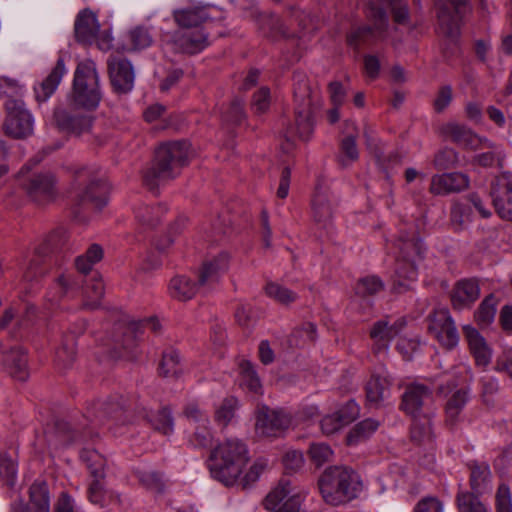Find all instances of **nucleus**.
I'll use <instances>...</instances> for the list:
<instances>
[{"mask_svg":"<svg viewBox=\"0 0 512 512\" xmlns=\"http://www.w3.org/2000/svg\"><path fill=\"white\" fill-rule=\"evenodd\" d=\"M67 240L66 231L59 228L49 234L43 241L42 245L36 248L35 252L38 255H44L49 251H54L65 244Z\"/></svg>","mask_w":512,"mask_h":512,"instance_id":"56","label":"nucleus"},{"mask_svg":"<svg viewBox=\"0 0 512 512\" xmlns=\"http://www.w3.org/2000/svg\"><path fill=\"white\" fill-rule=\"evenodd\" d=\"M390 386L391 378L385 370L374 372L365 386L367 401L378 405L389 396Z\"/></svg>","mask_w":512,"mask_h":512,"instance_id":"26","label":"nucleus"},{"mask_svg":"<svg viewBox=\"0 0 512 512\" xmlns=\"http://www.w3.org/2000/svg\"><path fill=\"white\" fill-rule=\"evenodd\" d=\"M27 192L30 198L39 204L50 201L55 196L54 177L49 173L33 176L27 186Z\"/></svg>","mask_w":512,"mask_h":512,"instance_id":"24","label":"nucleus"},{"mask_svg":"<svg viewBox=\"0 0 512 512\" xmlns=\"http://www.w3.org/2000/svg\"><path fill=\"white\" fill-rule=\"evenodd\" d=\"M302 498L292 494L290 484L281 481L265 498L264 506L272 512H299Z\"/></svg>","mask_w":512,"mask_h":512,"instance_id":"17","label":"nucleus"},{"mask_svg":"<svg viewBox=\"0 0 512 512\" xmlns=\"http://www.w3.org/2000/svg\"><path fill=\"white\" fill-rule=\"evenodd\" d=\"M129 39L134 50L145 49L152 43V37L148 30L142 27L133 29L129 34Z\"/></svg>","mask_w":512,"mask_h":512,"instance_id":"62","label":"nucleus"},{"mask_svg":"<svg viewBox=\"0 0 512 512\" xmlns=\"http://www.w3.org/2000/svg\"><path fill=\"white\" fill-rule=\"evenodd\" d=\"M80 457L86 463L87 468L90 470L94 479H103L105 476V459L94 449L82 450Z\"/></svg>","mask_w":512,"mask_h":512,"instance_id":"45","label":"nucleus"},{"mask_svg":"<svg viewBox=\"0 0 512 512\" xmlns=\"http://www.w3.org/2000/svg\"><path fill=\"white\" fill-rule=\"evenodd\" d=\"M441 134L458 145L472 150L480 149L487 143V138H482L470 128L454 122L443 125Z\"/></svg>","mask_w":512,"mask_h":512,"instance_id":"20","label":"nucleus"},{"mask_svg":"<svg viewBox=\"0 0 512 512\" xmlns=\"http://www.w3.org/2000/svg\"><path fill=\"white\" fill-rule=\"evenodd\" d=\"M469 185V178L463 173H447L432 177L430 191L435 195L460 192Z\"/></svg>","mask_w":512,"mask_h":512,"instance_id":"23","label":"nucleus"},{"mask_svg":"<svg viewBox=\"0 0 512 512\" xmlns=\"http://www.w3.org/2000/svg\"><path fill=\"white\" fill-rule=\"evenodd\" d=\"M101 96L95 62L91 59L79 62L74 72L71 104L77 108L93 110L98 107Z\"/></svg>","mask_w":512,"mask_h":512,"instance_id":"7","label":"nucleus"},{"mask_svg":"<svg viewBox=\"0 0 512 512\" xmlns=\"http://www.w3.org/2000/svg\"><path fill=\"white\" fill-rule=\"evenodd\" d=\"M480 289L474 279L458 281L451 293V302L455 309L470 307L479 297Z\"/></svg>","mask_w":512,"mask_h":512,"instance_id":"25","label":"nucleus"},{"mask_svg":"<svg viewBox=\"0 0 512 512\" xmlns=\"http://www.w3.org/2000/svg\"><path fill=\"white\" fill-rule=\"evenodd\" d=\"M0 478L8 486H13L17 478V463L12 454L0 452Z\"/></svg>","mask_w":512,"mask_h":512,"instance_id":"51","label":"nucleus"},{"mask_svg":"<svg viewBox=\"0 0 512 512\" xmlns=\"http://www.w3.org/2000/svg\"><path fill=\"white\" fill-rule=\"evenodd\" d=\"M294 79L295 123L287 128L285 137L287 141L294 137L306 141L313 132L311 108L317 95L305 75L297 74Z\"/></svg>","mask_w":512,"mask_h":512,"instance_id":"5","label":"nucleus"},{"mask_svg":"<svg viewBox=\"0 0 512 512\" xmlns=\"http://www.w3.org/2000/svg\"><path fill=\"white\" fill-rule=\"evenodd\" d=\"M3 365L8 373L16 380L24 381L27 379V358L21 348H12L7 352L3 358Z\"/></svg>","mask_w":512,"mask_h":512,"instance_id":"33","label":"nucleus"},{"mask_svg":"<svg viewBox=\"0 0 512 512\" xmlns=\"http://www.w3.org/2000/svg\"><path fill=\"white\" fill-rule=\"evenodd\" d=\"M400 409L411 417V439L425 443L432 439V418L435 413L432 388L421 383H410L401 397Z\"/></svg>","mask_w":512,"mask_h":512,"instance_id":"1","label":"nucleus"},{"mask_svg":"<svg viewBox=\"0 0 512 512\" xmlns=\"http://www.w3.org/2000/svg\"><path fill=\"white\" fill-rule=\"evenodd\" d=\"M468 400L467 392L465 390H457L448 399L445 407L446 423L454 426L458 420L463 407Z\"/></svg>","mask_w":512,"mask_h":512,"instance_id":"40","label":"nucleus"},{"mask_svg":"<svg viewBox=\"0 0 512 512\" xmlns=\"http://www.w3.org/2000/svg\"><path fill=\"white\" fill-rule=\"evenodd\" d=\"M463 332L477 365L486 366L490 362L491 352L484 338L471 326H465Z\"/></svg>","mask_w":512,"mask_h":512,"instance_id":"29","label":"nucleus"},{"mask_svg":"<svg viewBox=\"0 0 512 512\" xmlns=\"http://www.w3.org/2000/svg\"><path fill=\"white\" fill-rule=\"evenodd\" d=\"M406 320L404 317L392 319L389 317L376 321L370 329V338L373 340L375 353L387 351L390 342L404 329Z\"/></svg>","mask_w":512,"mask_h":512,"instance_id":"15","label":"nucleus"},{"mask_svg":"<svg viewBox=\"0 0 512 512\" xmlns=\"http://www.w3.org/2000/svg\"><path fill=\"white\" fill-rule=\"evenodd\" d=\"M359 153L356 145V136L348 135L343 138L340 145L339 162L343 167L349 166L358 159Z\"/></svg>","mask_w":512,"mask_h":512,"instance_id":"53","label":"nucleus"},{"mask_svg":"<svg viewBox=\"0 0 512 512\" xmlns=\"http://www.w3.org/2000/svg\"><path fill=\"white\" fill-rule=\"evenodd\" d=\"M383 289L382 281L376 276H368L358 281L355 291L362 297L374 295Z\"/></svg>","mask_w":512,"mask_h":512,"instance_id":"59","label":"nucleus"},{"mask_svg":"<svg viewBox=\"0 0 512 512\" xmlns=\"http://www.w3.org/2000/svg\"><path fill=\"white\" fill-rule=\"evenodd\" d=\"M373 27L363 26L353 30L347 37L348 44L355 49L369 46L381 39L388 25L386 12L379 7H371Z\"/></svg>","mask_w":512,"mask_h":512,"instance_id":"11","label":"nucleus"},{"mask_svg":"<svg viewBox=\"0 0 512 512\" xmlns=\"http://www.w3.org/2000/svg\"><path fill=\"white\" fill-rule=\"evenodd\" d=\"M137 477L146 488L155 492L163 491L164 482L162 476L157 472L150 470L138 471Z\"/></svg>","mask_w":512,"mask_h":512,"instance_id":"61","label":"nucleus"},{"mask_svg":"<svg viewBox=\"0 0 512 512\" xmlns=\"http://www.w3.org/2000/svg\"><path fill=\"white\" fill-rule=\"evenodd\" d=\"M490 470L486 465H476L471 468L470 484L472 493L482 494L489 487Z\"/></svg>","mask_w":512,"mask_h":512,"instance_id":"50","label":"nucleus"},{"mask_svg":"<svg viewBox=\"0 0 512 512\" xmlns=\"http://www.w3.org/2000/svg\"><path fill=\"white\" fill-rule=\"evenodd\" d=\"M240 385L255 394L261 393V382L249 361L243 360L239 365Z\"/></svg>","mask_w":512,"mask_h":512,"instance_id":"44","label":"nucleus"},{"mask_svg":"<svg viewBox=\"0 0 512 512\" xmlns=\"http://www.w3.org/2000/svg\"><path fill=\"white\" fill-rule=\"evenodd\" d=\"M483 148H488L489 151L475 155L473 163L482 167H492L495 165L498 167L503 166L506 154L499 145H496L487 139V143L485 145L483 144L480 149Z\"/></svg>","mask_w":512,"mask_h":512,"instance_id":"37","label":"nucleus"},{"mask_svg":"<svg viewBox=\"0 0 512 512\" xmlns=\"http://www.w3.org/2000/svg\"><path fill=\"white\" fill-rule=\"evenodd\" d=\"M496 507L498 512H512V498L508 485L499 486L496 493Z\"/></svg>","mask_w":512,"mask_h":512,"instance_id":"63","label":"nucleus"},{"mask_svg":"<svg viewBox=\"0 0 512 512\" xmlns=\"http://www.w3.org/2000/svg\"><path fill=\"white\" fill-rule=\"evenodd\" d=\"M398 256L395 283L399 288H408L409 282L417 278V262L423 258L425 247L414 231L403 230L397 240Z\"/></svg>","mask_w":512,"mask_h":512,"instance_id":"8","label":"nucleus"},{"mask_svg":"<svg viewBox=\"0 0 512 512\" xmlns=\"http://www.w3.org/2000/svg\"><path fill=\"white\" fill-rule=\"evenodd\" d=\"M413 512H444V505L437 497L427 496L418 501Z\"/></svg>","mask_w":512,"mask_h":512,"instance_id":"64","label":"nucleus"},{"mask_svg":"<svg viewBox=\"0 0 512 512\" xmlns=\"http://www.w3.org/2000/svg\"><path fill=\"white\" fill-rule=\"evenodd\" d=\"M479 494L461 492L457 495L460 512H487L485 505L478 499Z\"/></svg>","mask_w":512,"mask_h":512,"instance_id":"54","label":"nucleus"},{"mask_svg":"<svg viewBox=\"0 0 512 512\" xmlns=\"http://www.w3.org/2000/svg\"><path fill=\"white\" fill-rule=\"evenodd\" d=\"M358 486L355 472L344 466L329 467L319 479V490L324 501L334 506L355 498Z\"/></svg>","mask_w":512,"mask_h":512,"instance_id":"6","label":"nucleus"},{"mask_svg":"<svg viewBox=\"0 0 512 512\" xmlns=\"http://www.w3.org/2000/svg\"><path fill=\"white\" fill-rule=\"evenodd\" d=\"M74 438L75 433L72 431L70 425L63 420H57L54 427L46 432L48 445L54 449L72 443Z\"/></svg>","mask_w":512,"mask_h":512,"instance_id":"34","label":"nucleus"},{"mask_svg":"<svg viewBox=\"0 0 512 512\" xmlns=\"http://www.w3.org/2000/svg\"><path fill=\"white\" fill-rule=\"evenodd\" d=\"M75 338L74 336H66L60 347L55 352V364L58 367L67 368L75 359Z\"/></svg>","mask_w":512,"mask_h":512,"instance_id":"47","label":"nucleus"},{"mask_svg":"<svg viewBox=\"0 0 512 512\" xmlns=\"http://www.w3.org/2000/svg\"><path fill=\"white\" fill-rule=\"evenodd\" d=\"M238 401L234 397L226 398L215 411V420L218 424L226 426L235 416Z\"/></svg>","mask_w":512,"mask_h":512,"instance_id":"58","label":"nucleus"},{"mask_svg":"<svg viewBox=\"0 0 512 512\" xmlns=\"http://www.w3.org/2000/svg\"><path fill=\"white\" fill-rule=\"evenodd\" d=\"M182 372L180 366V358L175 350H167L163 353L162 360L159 365V373L164 377H175Z\"/></svg>","mask_w":512,"mask_h":512,"instance_id":"49","label":"nucleus"},{"mask_svg":"<svg viewBox=\"0 0 512 512\" xmlns=\"http://www.w3.org/2000/svg\"><path fill=\"white\" fill-rule=\"evenodd\" d=\"M82 307L87 310H94L100 306L104 294V285L102 279L94 274L85 283L81 289Z\"/></svg>","mask_w":512,"mask_h":512,"instance_id":"32","label":"nucleus"},{"mask_svg":"<svg viewBox=\"0 0 512 512\" xmlns=\"http://www.w3.org/2000/svg\"><path fill=\"white\" fill-rule=\"evenodd\" d=\"M123 404L118 398H112L107 402L97 403L92 415L102 420L106 417L113 418L116 422H123Z\"/></svg>","mask_w":512,"mask_h":512,"instance_id":"41","label":"nucleus"},{"mask_svg":"<svg viewBox=\"0 0 512 512\" xmlns=\"http://www.w3.org/2000/svg\"><path fill=\"white\" fill-rule=\"evenodd\" d=\"M12 323H14V328L10 334L13 338H18L21 331L29 326L30 320L28 318V312L25 315L16 318L14 308L6 309L0 318V329H7Z\"/></svg>","mask_w":512,"mask_h":512,"instance_id":"42","label":"nucleus"},{"mask_svg":"<svg viewBox=\"0 0 512 512\" xmlns=\"http://www.w3.org/2000/svg\"><path fill=\"white\" fill-rule=\"evenodd\" d=\"M88 498L94 505L107 507L119 501V496L111 490L104 488L101 479H94L88 488Z\"/></svg>","mask_w":512,"mask_h":512,"instance_id":"38","label":"nucleus"},{"mask_svg":"<svg viewBox=\"0 0 512 512\" xmlns=\"http://www.w3.org/2000/svg\"><path fill=\"white\" fill-rule=\"evenodd\" d=\"M6 119L4 129L6 134L14 138H24L33 131V120L25 109L21 99L5 101Z\"/></svg>","mask_w":512,"mask_h":512,"instance_id":"9","label":"nucleus"},{"mask_svg":"<svg viewBox=\"0 0 512 512\" xmlns=\"http://www.w3.org/2000/svg\"><path fill=\"white\" fill-rule=\"evenodd\" d=\"M143 417L158 432L170 435L174 430V420L168 407H163L156 412L143 410Z\"/></svg>","mask_w":512,"mask_h":512,"instance_id":"35","label":"nucleus"},{"mask_svg":"<svg viewBox=\"0 0 512 512\" xmlns=\"http://www.w3.org/2000/svg\"><path fill=\"white\" fill-rule=\"evenodd\" d=\"M227 269L228 255L220 253L217 257L203 264L198 275L197 284L186 276H176L171 279L170 294L180 301H187L197 293L208 294L217 287L221 276Z\"/></svg>","mask_w":512,"mask_h":512,"instance_id":"4","label":"nucleus"},{"mask_svg":"<svg viewBox=\"0 0 512 512\" xmlns=\"http://www.w3.org/2000/svg\"><path fill=\"white\" fill-rule=\"evenodd\" d=\"M76 179L79 186L84 185L79 189L77 195L81 204H89L96 209H101L106 205L108 195L106 182L96 178H89L85 169L78 172Z\"/></svg>","mask_w":512,"mask_h":512,"instance_id":"14","label":"nucleus"},{"mask_svg":"<svg viewBox=\"0 0 512 512\" xmlns=\"http://www.w3.org/2000/svg\"><path fill=\"white\" fill-rule=\"evenodd\" d=\"M175 44L182 52L195 54L205 49L209 42L207 34L202 30H197L176 34Z\"/></svg>","mask_w":512,"mask_h":512,"instance_id":"31","label":"nucleus"},{"mask_svg":"<svg viewBox=\"0 0 512 512\" xmlns=\"http://www.w3.org/2000/svg\"><path fill=\"white\" fill-rule=\"evenodd\" d=\"M490 195L497 214L512 221V173L503 172L492 184Z\"/></svg>","mask_w":512,"mask_h":512,"instance_id":"16","label":"nucleus"},{"mask_svg":"<svg viewBox=\"0 0 512 512\" xmlns=\"http://www.w3.org/2000/svg\"><path fill=\"white\" fill-rule=\"evenodd\" d=\"M379 425L378 421L371 418L359 422L348 433L346 437L347 444L355 446L367 440L378 429Z\"/></svg>","mask_w":512,"mask_h":512,"instance_id":"39","label":"nucleus"},{"mask_svg":"<svg viewBox=\"0 0 512 512\" xmlns=\"http://www.w3.org/2000/svg\"><path fill=\"white\" fill-rule=\"evenodd\" d=\"M428 332L446 349H452L458 344L457 329L446 309L435 310L429 315Z\"/></svg>","mask_w":512,"mask_h":512,"instance_id":"12","label":"nucleus"},{"mask_svg":"<svg viewBox=\"0 0 512 512\" xmlns=\"http://www.w3.org/2000/svg\"><path fill=\"white\" fill-rule=\"evenodd\" d=\"M11 512H50V496L44 481H35L29 489V503L14 504Z\"/></svg>","mask_w":512,"mask_h":512,"instance_id":"21","label":"nucleus"},{"mask_svg":"<svg viewBox=\"0 0 512 512\" xmlns=\"http://www.w3.org/2000/svg\"><path fill=\"white\" fill-rule=\"evenodd\" d=\"M99 24L95 15L89 11L81 12L75 22V35L78 41L92 44L98 39Z\"/></svg>","mask_w":512,"mask_h":512,"instance_id":"28","label":"nucleus"},{"mask_svg":"<svg viewBox=\"0 0 512 512\" xmlns=\"http://www.w3.org/2000/svg\"><path fill=\"white\" fill-rule=\"evenodd\" d=\"M164 214V208L161 206L149 207L140 205L135 209V218L144 227L152 228L161 219Z\"/></svg>","mask_w":512,"mask_h":512,"instance_id":"48","label":"nucleus"},{"mask_svg":"<svg viewBox=\"0 0 512 512\" xmlns=\"http://www.w3.org/2000/svg\"><path fill=\"white\" fill-rule=\"evenodd\" d=\"M111 83L119 93H127L134 86V71L131 63L121 57H112L108 60Z\"/></svg>","mask_w":512,"mask_h":512,"instance_id":"18","label":"nucleus"},{"mask_svg":"<svg viewBox=\"0 0 512 512\" xmlns=\"http://www.w3.org/2000/svg\"><path fill=\"white\" fill-rule=\"evenodd\" d=\"M174 19L179 26L191 28L207 21L209 15L205 7H190L175 11Z\"/></svg>","mask_w":512,"mask_h":512,"instance_id":"36","label":"nucleus"},{"mask_svg":"<svg viewBox=\"0 0 512 512\" xmlns=\"http://www.w3.org/2000/svg\"><path fill=\"white\" fill-rule=\"evenodd\" d=\"M312 216L321 227H327L334 211V199L328 187L318 184L311 201Z\"/></svg>","mask_w":512,"mask_h":512,"instance_id":"19","label":"nucleus"},{"mask_svg":"<svg viewBox=\"0 0 512 512\" xmlns=\"http://www.w3.org/2000/svg\"><path fill=\"white\" fill-rule=\"evenodd\" d=\"M66 72L64 60L59 58L48 76L34 88L37 101H46L56 91Z\"/></svg>","mask_w":512,"mask_h":512,"instance_id":"27","label":"nucleus"},{"mask_svg":"<svg viewBox=\"0 0 512 512\" xmlns=\"http://www.w3.org/2000/svg\"><path fill=\"white\" fill-rule=\"evenodd\" d=\"M291 423L288 413L262 406L257 410L255 431L261 437L276 438L288 430Z\"/></svg>","mask_w":512,"mask_h":512,"instance_id":"10","label":"nucleus"},{"mask_svg":"<svg viewBox=\"0 0 512 512\" xmlns=\"http://www.w3.org/2000/svg\"><path fill=\"white\" fill-rule=\"evenodd\" d=\"M466 0H437L439 33L454 40L460 33L461 14Z\"/></svg>","mask_w":512,"mask_h":512,"instance_id":"13","label":"nucleus"},{"mask_svg":"<svg viewBox=\"0 0 512 512\" xmlns=\"http://www.w3.org/2000/svg\"><path fill=\"white\" fill-rule=\"evenodd\" d=\"M57 126L68 133L82 135L90 131L93 118L87 114H74L65 109H57L54 113Z\"/></svg>","mask_w":512,"mask_h":512,"instance_id":"22","label":"nucleus"},{"mask_svg":"<svg viewBox=\"0 0 512 512\" xmlns=\"http://www.w3.org/2000/svg\"><path fill=\"white\" fill-rule=\"evenodd\" d=\"M103 257V250L98 244L89 247L85 254L75 259V267L78 272L86 274L91 271L93 265Z\"/></svg>","mask_w":512,"mask_h":512,"instance_id":"46","label":"nucleus"},{"mask_svg":"<svg viewBox=\"0 0 512 512\" xmlns=\"http://www.w3.org/2000/svg\"><path fill=\"white\" fill-rule=\"evenodd\" d=\"M463 332L477 365L486 366L490 362L491 352L484 338L471 326H465Z\"/></svg>","mask_w":512,"mask_h":512,"instance_id":"30","label":"nucleus"},{"mask_svg":"<svg viewBox=\"0 0 512 512\" xmlns=\"http://www.w3.org/2000/svg\"><path fill=\"white\" fill-rule=\"evenodd\" d=\"M265 292L267 296L283 305L290 304L297 299L295 292L274 282L267 283Z\"/></svg>","mask_w":512,"mask_h":512,"instance_id":"55","label":"nucleus"},{"mask_svg":"<svg viewBox=\"0 0 512 512\" xmlns=\"http://www.w3.org/2000/svg\"><path fill=\"white\" fill-rule=\"evenodd\" d=\"M267 467V462L263 459L256 460L249 468V470L245 473L243 477L238 476V480L234 485L241 487L242 489H247L252 486L260 477V475L265 471Z\"/></svg>","mask_w":512,"mask_h":512,"instance_id":"57","label":"nucleus"},{"mask_svg":"<svg viewBox=\"0 0 512 512\" xmlns=\"http://www.w3.org/2000/svg\"><path fill=\"white\" fill-rule=\"evenodd\" d=\"M190 155V144L187 141H174L160 145L151 166L144 172V185L154 191L164 182L173 179L188 163Z\"/></svg>","mask_w":512,"mask_h":512,"instance_id":"2","label":"nucleus"},{"mask_svg":"<svg viewBox=\"0 0 512 512\" xmlns=\"http://www.w3.org/2000/svg\"><path fill=\"white\" fill-rule=\"evenodd\" d=\"M309 455L311 461L320 467L332 459L333 451L325 443H313L309 448Z\"/></svg>","mask_w":512,"mask_h":512,"instance_id":"60","label":"nucleus"},{"mask_svg":"<svg viewBox=\"0 0 512 512\" xmlns=\"http://www.w3.org/2000/svg\"><path fill=\"white\" fill-rule=\"evenodd\" d=\"M143 328H150L153 332H158L160 330V324L155 318H147L138 322H131L127 327V334L129 335L125 336V339L122 343L124 350L129 352L132 349L134 340L132 339L131 335L134 334L136 337L138 334L142 333Z\"/></svg>","mask_w":512,"mask_h":512,"instance_id":"43","label":"nucleus"},{"mask_svg":"<svg viewBox=\"0 0 512 512\" xmlns=\"http://www.w3.org/2000/svg\"><path fill=\"white\" fill-rule=\"evenodd\" d=\"M249 461L248 449L239 439H227L213 450L209 459L211 476L233 486Z\"/></svg>","mask_w":512,"mask_h":512,"instance_id":"3","label":"nucleus"},{"mask_svg":"<svg viewBox=\"0 0 512 512\" xmlns=\"http://www.w3.org/2000/svg\"><path fill=\"white\" fill-rule=\"evenodd\" d=\"M497 299L493 294L488 295L475 313L476 321L483 326L489 325L496 314Z\"/></svg>","mask_w":512,"mask_h":512,"instance_id":"52","label":"nucleus"}]
</instances>
